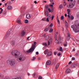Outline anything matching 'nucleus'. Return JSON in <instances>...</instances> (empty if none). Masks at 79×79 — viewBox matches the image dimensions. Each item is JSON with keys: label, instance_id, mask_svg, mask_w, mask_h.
<instances>
[{"label": "nucleus", "instance_id": "obj_1", "mask_svg": "<svg viewBox=\"0 0 79 79\" xmlns=\"http://www.w3.org/2000/svg\"><path fill=\"white\" fill-rule=\"evenodd\" d=\"M71 28L75 32H79V24L76 25H74L71 26Z\"/></svg>", "mask_w": 79, "mask_h": 79}, {"label": "nucleus", "instance_id": "obj_2", "mask_svg": "<svg viewBox=\"0 0 79 79\" xmlns=\"http://www.w3.org/2000/svg\"><path fill=\"white\" fill-rule=\"evenodd\" d=\"M37 42H34L33 44H32L31 48L28 51H27V53H31V52H32L35 50V45H36V44Z\"/></svg>", "mask_w": 79, "mask_h": 79}, {"label": "nucleus", "instance_id": "obj_3", "mask_svg": "<svg viewBox=\"0 0 79 79\" xmlns=\"http://www.w3.org/2000/svg\"><path fill=\"white\" fill-rule=\"evenodd\" d=\"M26 57L25 56H24L23 55H21L17 58V61L18 62H21V61H24Z\"/></svg>", "mask_w": 79, "mask_h": 79}, {"label": "nucleus", "instance_id": "obj_4", "mask_svg": "<svg viewBox=\"0 0 79 79\" xmlns=\"http://www.w3.org/2000/svg\"><path fill=\"white\" fill-rule=\"evenodd\" d=\"M11 54L15 57V58H17L18 56L20 55V53L19 52L17 51H13L11 52Z\"/></svg>", "mask_w": 79, "mask_h": 79}, {"label": "nucleus", "instance_id": "obj_5", "mask_svg": "<svg viewBox=\"0 0 79 79\" xmlns=\"http://www.w3.org/2000/svg\"><path fill=\"white\" fill-rule=\"evenodd\" d=\"M7 63L8 64H10V66H13L16 64L15 60L13 59H9L7 61Z\"/></svg>", "mask_w": 79, "mask_h": 79}, {"label": "nucleus", "instance_id": "obj_6", "mask_svg": "<svg viewBox=\"0 0 79 79\" xmlns=\"http://www.w3.org/2000/svg\"><path fill=\"white\" fill-rule=\"evenodd\" d=\"M76 1H73V2H72L71 3L69 4V5L68 6V8H73V7H74L75 5V4H76Z\"/></svg>", "mask_w": 79, "mask_h": 79}, {"label": "nucleus", "instance_id": "obj_7", "mask_svg": "<svg viewBox=\"0 0 79 79\" xmlns=\"http://www.w3.org/2000/svg\"><path fill=\"white\" fill-rule=\"evenodd\" d=\"M51 63L52 62H51V61H50V60L46 62V66L47 69H48V67H49V66H50V65L51 64Z\"/></svg>", "mask_w": 79, "mask_h": 79}, {"label": "nucleus", "instance_id": "obj_8", "mask_svg": "<svg viewBox=\"0 0 79 79\" xmlns=\"http://www.w3.org/2000/svg\"><path fill=\"white\" fill-rule=\"evenodd\" d=\"M25 30L26 29H24V30L22 31L20 34V35L21 36L23 37V36H24V35H25V34H26V32H25Z\"/></svg>", "mask_w": 79, "mask_h": 79}, {"label": "nucleus", "instance_id": "obj_9", "mask_svg": "<svg viewBox=\"0 0 79 79\" xmlns=\"http://www.w3.org/2000/svg\"><path fill=\"white\" fill-rule=\"evenodd\" d=\"M44 15L46 16H47L49 15V12L48 11H46L45 9H44Z\"/></svg>", "mask_w": 79, "mask_h": 79}, {"label": "nucleus", "instance_id": "obj_10", "mask_svg": "<svg viewBox=\"0 0 79 79\" xmlns=\"http://www.w3.org/2000/svg\"><path fill=\"white\" fill-rule=\"evenodd\" d=\"M70 34H69V33H68L67 38L66 40H69V39H70Z\"/></svg>", "mask_w": 79, "mask_h": 79}, {"label": "nucleus", "instance_id": "obj_11", "mask_svg": "<svg viewBox=\"0 0 79 79\" xmlns=\"http://www.w3.org/2000/svg\"><path fill=\"white\" fill-rule=\"evenodd\" d=\"M10 35V31H8L5 35L4 38H7L8 36Z\"/></svg>", "mask_w": 79, "mask_h": 79}, {"label": "nucleus", "instance_id": "obj_12", "mask_svg": "<svg viewBox=\"0 0 79 79\" xmlns=\"http://www.w3.org/2000/svg\"><path fill=\"white\" fill-rule=\"evenodd\" d=\"M60 65V64L59 63H58L56 67V69L54 70V72H56V71H57V69H58V67H59V66Z\"/></svg>", "mask_w": 79, "mask_h": 79}, {"label": "nucleus", "instance_id": "obj_13", "mask_svg": "<svg viewBox=\"0 0 79 79\" xmlns=\"http://www.w3.org/2000/svg\"><path fill=\"white\" fill-rule=\"evenodd\" d=\"M52 51H50L47 54L48 56H52Z\"/></svg>", "mask_w": 79, "mask_h": 79}, {"label": "nucleus", "instance_id": "obj_14", "mask_svg": "<svg viewBox=\"0 0 79 79\" xmlns=\"http://www.w3.org/2000/svg\"><path fill=\"white\" fill-rule=\"evenodd\" d=\"M26 17L27 19H30L31 18V15L29 14H27L26 15Z\"/></svg>", "mask_w": 79, "mask_h": 79}, {"label": "nucleus", "instance_id": "obj_15", "mask_svg": "<svg viewBox=\"0 0 79 79\" xmlns=\"http://www.w3.org/2000/svg\"><path fill=\"white\" fill-rule=\"evenodd\" d=\"M48 10L49 13H53V11H54V9H52L51 10H50V8H48Z\"/></svg>", "mask_w": 79, "mask_h": 79}, {"label": "nucleus", "instance_id": "obj_16", "mask_svg": "<svg viewBox=\"0 0 79 79\" xmlns=\"http://www.w3.org/2000/svg\"><path fill=\"white\" fill-rule=\"evenodd\" d=\"M70 72H71V69H67L66 71V73H67V74H69Z\"/></svg>", "mask_w": 79, "mask_h": 79}, {"label": "nucleus", "instance_id": "obj_17", "mask_svg": "<svg viewBox=\"0 0 79 79\" xmlns=\"http://www.w3.org/2000/svg\"><path fill=\"white\" fill-rule=\"evenodd\" d=\"M17 23H18V24H23L20 20H17Z\"/></svg>", "mask_w": 79, "mask_h": 79}, {"label": "nucleus", "instance_id": "obj_18", "mask_svg": "<svg viewBox=\"0 0 79 79\" xmlns=\"http://www.w3.org/2000/svg\"><path fill=\"white\" fill-rule=\"evenodd\" d=\"M7 8L8 10H11V9H12V6H7Z\"/></svg>", "mask_w": 79, "mask_h": 79}, {"label": "nucleus", "instance_id": "obj_19", "mask_svg": "<svg viewBox=\"0 0 79 79\" xmlns=\"http://www.w3.org/2000/svg\"><path fill=\"white\" fill-rule=\"evenodd\" d=\"M48 49H47L44 52V54H45V55H46L47 54V53H48Z\"/></svg>", "mask_w": 79, "mask_h": 79}, {"label": "nucleus", "instance_id": "obj_20", "mask_svg": "<svg viewBox=\"0 0 79 79\" xmlns=\"http://www.w3.org/2000/svg\"><path fill=\"white\" fill-rule=\"evenodd\" d=\"M77 66V65L76 64H72V68H76Z\"/></svg>", "mask_w": 79, "mask_h": 79}, {"label": "nucleus", "instance_id": "obj_21", "mask_svg": "<svg viewBox=\"0 0 79 79\" xmlns=\"http://www.w3.org/2000/svg\"><path fill=\"white\" fill-rule=\"evenodd\" d=\"M66 0H64V2L63 3L64 6H66V5H67V3H66Z\"/></svg>", "mask_w": 79, "mask_h": 79}, {"label": "nucleus", "instance_id": "obj_22", "mask_svg": "<svg viewBox=\"0 0 79 79\" xmlns=\"http://www.w3.org/2000/svg\"><path fill=\"white\" fill-rule=\"evenodd\" d=\"M24 22L26 24L28 23H29V20L27 19H26L24 20Z\"/></svg>", "mask_w": 79, "mask_h": 79}, {"label": "nucleus", "instance_id": "obj_23", "mask_svg": "<svg viewBox=\"0 0 79 79\" xmlns=\"http://www.w3.org/2000/svg\"><path fill=\"white\" fill-rule=\"evenodd\" d=\"M56 20L57 21V22L59 24H60V20H59V19L58 18V17L57 16L56 17Z\"/></svg>", "mask_w": 79, "mask_h": 79}, {"label": "nucleus", "instance_id": "obj_24", "mask_svg": "<svg viewBox=\"0 0 79 79\" xmlns=\"http://www.w3.org/2000/svg\"><path fill=\"white\" fill-rule=\"evenodd\" d=\"M44 6L46 10H47L48 8V5H45Z\"/></svg>", "mask_w": 79, "mask_h": 79}, {"label": "nucleus", "instance_id": "obj_25", "mask_svg": "<svg viewBox=\"0 0 79 79\" xmlns=\"http://www.w3.org/2000/svg\"><path fill=\"white\" fill-rule=\"evenodd\" d=\"M55 43H56V44H59V42L58 41L57 39H55Z\"/></svg>", "mask_w": 79, "mask_h": 79}, {"label": "nucleus", "instance_id": "obj_26", "mask_svg": "<svg viewBox=\"0 0 79 79\" xmlns=\"http://www.w3.org/2000/svg\"><path fill=\"white\" fill-rule=\"evenodd\" d=\"M12 79H22V78L21 77H18L15 78H12Z\"/></svg>", "mask_w": 79, "mask_h": 79}, {"label": "nucleus", "instance_id": "obj_27", "mask_svg": "<svg viewBox=\"0 0 79 79\" xmlns=\"http://www.w3.org/2000/svg\"><path fill=\"white\" fill-rule=\"evenodd\" d=\"M67 11H68V15H69V14H70V9H67Z\"/></svg>", "mask_w": 79, "mask_h": 79}, {"label": "nucleus", "instance_id": "obj_28", "mask_svg": "<svg viewBox=\"0 0 79 79\" xmlns=\"http://www.w3.org/2000/svg\"><path fill=\"white\" fill-rule=\"evenodd\" d=\"M62 8H63V5H60L59 7V9H61Z\"/></svg>", "mask_w": 79, "mask_h": 79}, {"label": "nucleus", "instance_id": "obj_29", "mask_svg": "<svg viewBox=\"0 0 79 79\" xmlns=\"http://www.w3.org/2000/svg\"><path fill=\"white\" fill-rule=\"evenodd\" d=\"M47 18H49V19H50L51 18H52V16H51V15H48V16H47Z\"/></svg>", "mask_w": 79, "mask_h": 79}, {"label": "nucleus", "instance_id": "obj_30", "mask_svg": "<svg viewBox=\"0 0 79 79\" xmlns=\"http://www.w3.org/2000/svg\"><path fill=\"white\" fill-rule=\"evenodd\" d=\"M43 44L44 45H45V46H48V45L47 44V43H43Z\"/></svg>", "mask_w": 79, "mask_h": 79}, {"label": "nucleus", "instance_id": "obj_31", "mask_svg": "<svg viewBox=\"0 0 79 79\" xmlns=\"http://www.w3.org/2000/svg\"><path fill=\"white\" fill-rule=\"evenodd\" d=\"M65 24L66 26L68 27V23L67 22V21H66V20H65Z\"/></svg>", "mask_w": 79, "mask_h": 79}, {"label": "nucleus", "instance_id": "obj_32", "mask_svg": "<svg viewBox=\"0 0 79 79\" xmlns=\"http://www.w3.org/2000/svg\"><path fill=\"white\" fill-rule=\"evenodd\" d=\"M11 44L12 45H15V41H12L11 43Z\"/></svg>", "mask_w": 79, "mask_h": 79}, {"label": "nucleus", "instance_id": "obj_33", "mask_svg": "<svg viewBox=\"0 0 79 79\" xmlns=\"http://www.w3.org/2000/svg\"><path fill=\"white\" fill-rule=\"evenodd\" d=\"M45 39H46V40H48V39H49V36L48 35H47L45 37Z\"/></svg>", "mask_w": 79, "mask_h": 79}, {"label": "nucleus", "instance_id": "obj_34", "mask_svg": "<svg viewBox=\"0 0 79 79\" xmlns=\"http://www.w3.org/2000/svg\"><path fill=\"white\" fill-rule=\"evenodd\" d=\"M48 31V28H46L44 29V32H47V31Z\"/></svg>", "mask_w": 79, "mask_h": 79}, {"label": "nucleus", "instance_id": "obj_35", "mask_svg": "<svg viewBox=\"0 0 79 79\" xmlns=\"http://www.w3.org/2000/svg\"><path fill=\"white\" fill-rule=\"evenodd\" d=\"M71 20H73L74 19V17L73 16H71L70 17Z\"/></svg>", "mask_w": 79, "mask_h": 79}, {"label": "nucleus", "instance_id": "obj_36", "mask_svg": "<svg viewBox=\"0 0 79 79\" xmlns=\"http://www.w3.org/2000/svg\"><path fill=\"white\" fill-rule=\"evenodd\" d=\"M0 10H1V11H0V14H2V11H3V9H2V8H0Z\"/></svg>", "mask_w": 79, "mask_h": 79}, {"label": "nucleus", "instance_id": "obj_37", "mask_svg": "<svg viewBox=\"0 0 79 79\" xmlns=\"http://www.w3.org/2000/svg\"><path fill=\"white\" fill-rule=\"evenodd\" d=\"M53 29H51L49 31V32H52L53 31Z\"/></svg>", "mask_w": 79, "mask_h": 79}, {"label": "nucleus", "instance_id": "obj_38", "mask_svg": "<svg viewBox=\"0 0 79 79\" xmlns=\"http://www.w3.org/2000/svg\"><path fill=\"white\" fill-rule=\"evenodd\" d=\"M62 47H60V52H63V49H62Z\"/></svg>", "mask_w": 79, "mask_h": 79}, {"label": "nucleus", "instance_id": "obj_39", "mask_svg": "<svg viewBox=\"0 0 79 79\" xmlns=\"http://www.w3.org/2000/svg\"><path fill=\"white\" fill-rule=\"evenodd\" d=\"M6 11H3V12H2L3 15H5V14H6Z\"/></svg>", "mask_w": 79, "mask_h": 79}, {"label": "nucleus", "instance_id": "obj_40", "mask_svg": "<svg viewBox=\"0 0 79 79\" xmlns=\"http://www.w3.org/2000/svg\"><path fill=\"white\" fill-rule=\"evenodd\" d=\"M46 18H44L42 19V21H46Z\"/></svg>", "mask_w": 79, "mask_h": 79}, {"label": "nucleus", "instance_id": "obj_41", "mask_svg": "<svg viewBox=\"0 0 79 79\" xmlns=\"http://www.w3.org/2000/svg\"><path fill=\"white\" fill-rule=\"evenodd\" d=\"M63 19H64V16H61V20H63Z\"/></svg>", "mask_w": 79, "mask_h": 79}, {"label": "nucleus", "instance_id": "obj_42", "mask_svg": "<svg viewBox=\"0 0 79 79\" xmlns=\"http://www.w3.org/2000/svg\"><path fill=\"white\" fill-rule=\"evenodd\" d=\"M54 37L55 39H57V35H55Z\"/></svg>", "mask_w": 79, "mask_h": 79}, {"label": "nucleus", "instance_id": "obj_43", "mask_svg": "<svg viewBox=\"0 0 79 79\" xmlns=\"http://www.w3.org/2000/svg\"><path fill=\"white\" fill-rule=\"evenodd\" d=\"M48 45H50V42L49 41H48Z\"/></svg>", "mask_w": 79, "mask_h": 79}, {"label": "nucleus", "instance_id": "obj_44", "mask_svg": "<svg viewBox=\"0 0 79 79\" xmlns=\"http://www.w3.org/2000/svg\"><path fill=\"white\" fill-rule=\"evenodd\" d=\"M39 79H42V77L41 76H39Z\"/></svg>", "mask_w": 79, "mask_h": 79}, {"label": "nucleus", "instance_id": "obj_45", "mask_svg": "<svg viewBox=\"0 0 79 79\" xmlns=\"http://www.w3.org/2000/svg\"><path fill=\"white\" fill-rule=\"evenodd\" d=\"M46 21H47V22H49V19H48V18H47L46 19Z\"/></svg>", "mask_w": 79, "mask_h": 79}, {"label": "nucleus", "instance_id": "obj_46", "mask_svg": "<svg viewBox=\"0 0 79 79\" xmlns=\"http://www.w3.org/2000/svg\"><path fill=\"white\" fill-rule=\"evenodd\" d=\"M67 45H68L67 44H64V47H67Z\"/></svg>", "mask_w": 79, "mask_h": 79}, {"label": "nucleus", "instance_id": "obj_47", "mask_svg": "<svg viewBox=\"0 0 79 79\" xmlns=\"http://www.w3.org/2000/svg\"><path fill=\"white\" fill-rule=\"evenodd\" d=\"M53 24L51 23L50 26H50L51 27H53Z\"/></svg>", "mask_w": 79, "mask_h": 79}, {"label": "nucleus", "instance_id": "obj_48", "mask_svg": "<svg viewBox=\"0 0 79 79\" xmlns=\"http://www.w3.org/2000/svg\"><path fill=\"white\" fill-rule=\"evenodd\" d=\"M49 40H50V42H52V41L53 40H52V39L50 38L49 39Z\"/></svg>", "mask_w": 79, "mask_h": 79}, {"label": "nucleus", "instance_id": "obj_49", "mask_svg": "<svg viewBox=\"0 0 79 79\" xmlns=\"http://www.w3.org/2000/svg\"><path fill=\"white\" fill-rule=\"evenodd\" d=\"M30 38V36H28L27 38V40H29V38Z\"/></svg>", "mask_w": 79, "mask_h": 79}, {"label": "nucleus", "instance_id": "obj_50", "mask_svg": "<svg viewBox=\"0 0 79 79\" xmlns=\"http://www.w3.org/2000/svg\"><path fill=\"white\" fill-rule=\"evenodd\" d=\"M35 60V57H33V58L31 60Z\"/></svg>", "mask_w": 79, "mask_h": 79}, {"label": "nucleus", "instance_id": "obj_51", "mask_svg": "<svg viewBox=\"0 0 79 79\" xmlns=\"http://www.w3.org/2000/svg\"><path fill=\"white\" fill-rule=\"evenodd\" d=\"M57 55H58V56H60L61 55V53H58Z\"/></svg>", "mask_w": 79, "mask_h": 79}, {"label": "nucleus", "instance_id": "obj_52", "mask_svg": "<svg viewBox=\"0 0 79 79\" xmlns=\"http://www.w3.org/2000/svg\"><path fill=\"white\" fill-rule=\"evenodd\" d=\"M53 18H54V16H52V20H53Z\"/></svg>", "mask_w": 79, "mask_h": 79}, {"label": "nucleus", "instance_id": "obj_53", "mask_svg": "<svg viewBox=\"0 0 79 79\" xmlns=\"http://www.w3.org/2000/svg\"><path fill=\"white\" fill-rule=\"evenodd\" d=\"M72 60H75V58L74 57H72Z\"/></svg>", "mask_w": 79, "mask_h": 79}, {"label": "nucleus", "instance_id": "obj_54", "mask_svg": "<svg viewBox=\"0 0 79 79\" xmlns=\"http://www.w3.org/2000/svg\"><path fill=\"white\" fill-rule=\"evenodd\" d=\"M36 55H39V52H36Z\"/></svg>", "mask_w": 79, "mask_h": 79}, {"label": "nucleus", "instance_id": "obj_55", "mask_svg": "<svg viewBox=\"0 0 79 79\" xmlns=\"http://www.w3.org/2000/svg\"><path fill=\"white\" fill-rule=\"evenodd\" d=\"M58 40H61V37H59Z\"/></svg>", "mask_w": 79, "mask_h": 79}, {"label": "nucleus", "instance_id": "obj_56", "mask_svg": "<svg viewBox=\"0 0 79 79\" xmlns=\"http://www.w3.org/2000/svg\"><path fill=\"white\" fill-rule=\"evenodd\" d=\"M72 63V61H70L69 63V64H71V63Z\"/></svg>", "mask_w": 79, "mask_h": 79}, {"label": "nucleus", "instance_id": "obj_57", "mask_svg": "<svg viewBox=\"0 0 79 79\" xmlns=\"http://www.w3.org/2000/svg\"><path fill=\"white\" fill-rule=\"evenodd\" d=\"M58 32H56V33H55V35H58Z\"/></svg>", "mask_w": 79, "mask_h": 79}, {"label": "nucleus", "instance_id": "obj_58", "mask_svg": "<svg viewBox=\"0 0 79 79\" xmlns=\"http://www.w3.org/2000/svg\"><path fill=\"white\" fill-rule=\"evenodd\" d=\"M54 53L55 55H56V52H54Z\"/></svg>", "mask_w": 79, "mask_h": 79}, {"label": "nucleus", "instance_id": "obj_59", "mask_svg": "<svg viewBox=\"0 0 79 79\" xmlns=\"http://www.w3.org/2000/svg\"><path fill=\"white\" fill-rule=\"evenodd\" d=\"M51 28H52V27L49 26L48 28V29H51Z\"/></svg>", "mask_w": 79, "mask_h": 79}, {"label": "nucleus", "instance_id": "obj_60", "mask_svg": "<svg viewBox=\"0 0 79 79\" xmlns=\"http://www.w3.org/2000/svg\"><path fill=\"white\" fill-rule=\"evenodd\" d=\"M68 17V18H70V15H69V14H68V15H67Z\"/></svg>", "mask_w": 79, "mask_h": 79}, {"label": "nucleus", "instance_id": "obj_61", "mask_svg": "<svg viewBox=\"0 0 79 79\" xmlns=\"http://www.w3.org/2000/svg\"><path fill=\"white\" fill-rule=\"evenodd\" d=\"M34 3H35V4H37V1H35L34 2Z\"/></svg>", "mask_w": 79, "mask_h": 79}, {"label": "nucleus", "instance_id": "obj_62", "mask_svg": "<svg viewBox=\"0 0 79 79\" xmlns=\"http://www.w3.org/2000/svg\"><path fill=\"white\" fill-rule=\"evenodd\" d=\"M50 6H53V5L52 4H51L49 5Z\"/></svg>", "mask_w": 79, "mask_h": 79}, {"label": "nucleus", "instance_id": "obj_63", "mask_svg": "<svg viewBox=\"0 0 79 79\" xmlns=\"http://www.w3.org/2000/svg\"><path fill=\"white\" fill-rule=\"evenodd\" d=\"M35 74L34 73L33 74L32 76H33V77H34V76H35Z\"/></svg>", "mask_w": 79, "mask_h": 79}, {"label": "nucleus", "instance_id": "obj_64", "mask_svg": "<svg viewBox=\"0 0 79 79\" xmlns=\"http://www.w3.org/2000/svg\"><path fill=\"white\" fill-rule=\"evenodd\" d=\"M73 52H75V49H74V48L73 49Z\"/></svg>", "mask_w": 79, "mask_h": 79}]
</instances>
